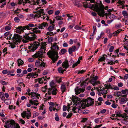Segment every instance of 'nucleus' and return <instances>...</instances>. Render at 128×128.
Wrapping results in <instances>:
<instances>
[{"label":"nucleus","instance_id":"16","mask_svg":"<svg viewBox=\"0 0 128 128\" xmlns=\"http://www.w3.org/2000/svg\"><path fill=\"white\" fill-rule=\"evenodd\" d=\"M57 43L56 42L53 43L52 44V48L51 50L58 52L59 49V47L58 45H57Z\"/></svg>","mask_w":128,"mask_h":128},{"label":"nucleus","instance_id":"63","mask_svg":"<svg viewBox=\"0 0 128 128\" xmlns=\"http://www.w3.org/2000/svg\"><path fill=\"white\" fill-rule=\"evenodd\" d=\"M48 42L50 43L52 41V37H50L48 38Z\"/></svg>","mask_w":128,"mask_h":128},{"label":"nucleus","instance_id":"1","mask_svg":"<svg viewBox=\"0 0 128 128\" xmlns=\"http://www.w3.org/2000/svg\"><path fill=\"white\" fill-rule=\"evenodd\" d=\"M94 100L93 99L88 98L86 99H83L82 100L78 97H76L74 99V102L76 104H81L82 107V109L86 107H88L94 104Z\"/></svg>","mask_w":128,"mask_h":128},{"label":"nucleus","instance_id":"25","mask_svg":"<svg viewBox=\"0 0 128 128\" xmlns=\"http://www.w3.org/2000/svg\"><path fill=\"white\" fill-rule=\"evenodd\" d=\"M32 104H34L36 106H37L39 104L38 103V101L36 100H34L32 99L29 101Z\"/></svg>","mask_w":128,"mask_h":128},{"label":"nucleus","instance_id":"14","mask_svg":"<svg viewBox=\"0 0 128 128\" xmlns=\"http://www.w3.org/2000/svg\"><path fill=\"white\" fill-rule=\"evenodd\" d=\"M16 28L15 30L16 31V32L18 33H21L22 32H23L24 30H26L24 28V26L22 27L21 26H18Z\"/></svg>","mask_w":128,"mask_h":128},{"label":"nucleus","instance_id":"26","mask_svg":"<svg viewBox=\"0 0 128 128\" xmlns=\"http://www.w3.org/2000/svg\"><path fill=\"white\" fill-rule=\"evenodd\" d=\"M27 76H30L32 78H35L36 77H37L38 76V74L35 73H30L28 74L27 75Z\"/></svg>","mask_w":128,"mask_h":128},{"label":"nucleus","instance_id":"22","mask_svg":"<svg viewBox=\"0 0 128 128\" xmlns=\"http://www.w3.org/2000/svg\"><path fill=\"white\" fill-rule=\"evenodd\" d=\"M76 48L75 46H73L70 48L68 49V52L70 54L72 53V52H74Z\"/></svg>","mask_w":128,"mask_h":128},{"label":"nucleus","instance_id":"54","mask_svg":"<svg viewBox=\"0 0 128 128\" xmlns=\"http://www.w3.org/2000/svg\"><path fill=\"white\" fill-rule=\"evenodd\" d=\"M85 8H88V4L86 2H85L83 4Z\"/></svg>","mask_w":128,"mask_h":128},{"label":"nucleus","instance_id":"42","mask_svg":"<svg viewBox=\"0 0 128 128\" xmlns=\"http://www.w3.org/2000/svg\"><path fill=\"white\" fill-rule=\"evenodd\" d=\"M126 119V118L124 119V120L122 121V122L126 124H128V121H127Z\"/></svg>","mask_w":128,"mask_h":128},{"label":"nucleus","instance_id":"47","mask_svg":"<svg viewBox=\"0 0 128 128\" xmlns=\"http://www.w3.org/2000/svg\"><path fill=\"white\" fill-rule=\"evenodd\" d=\"M20 9L17 8L16 10H14V11L15 13H16V14H18L20 12Z\"/></svg>","mask_w":128,"mask_h":128},{"label":"nucleus","instance_id":"11","mask_svg":"<svg viewBox=\"0 0 128 128\" xmlns=\"http://www.w3.org/2000/svg\"><path fill=\"white\" fill-rule=\"evenodd\" d=\"M96 89L98 91V94L99 96H101V94H106L108 93V90L105 88H102V89H99L98 88H96Z\"/></svg>","mask_w":128,"mask_h":128},{"label":"nucleus","instance_id":"9","mask_svg":"<svg viewBox=\"0 0 128 128\" xmlns=\"http://www.w3.org/2000/svg\"><path fill=\"white\" fill-rule=\"evenodd\" d=\"M40 44V43L38 42H34L33 44H32V45H30V46H29L30 50L34 52L37 48L38 46H39Z\"/></svg>","mask_w":128,"mask_h":128},{"label":"nucleus","instance_id":"48","mask_svg":"<svg viewBox=\"0 0 128 128\" xmlns=\"http://www.w3.org/2000/svg\"><path fill=\"white\" fill-rule=\"evenodd\" d=\"M40 63V62L38 60H37L36 61L35 63V65L37 67L39 65Z\"/></svg>","mask_w":128,"mask_h":128},{"label":"nucleus","instance_id":"29","mask_svg":"<svg viewBox=\"0 0 128 128\" xmlns=\"http://www.w3.org/2000/svg\"><path fill=\"white\" fill-rule=\"evenodd\" d=\"M18 66H20V65H22L24 64V61L20 59H19L18 60Z\"/></svg>","mask_w":128,"mask_h":128},{"label":"nucleus","instance_id":"51","mask_svg":"<svg viewBox=\"0 0 128 128\" xmlns=\"http://www.w3.org/2000/svg\"><path fill=\"white\" fill-rule=\"evenodd\" d=\"M109 17L111 20H113V19L115 18V16L114 14H110Z\"/></svg>","mask_w":128,"mask_h":128},{"label":"nucleus","instance_id":"3","mask_svg":"<svg viewBox=\"0 0 128 128\" xmlns=\"http://www.w3.org/2000/svg\"><path fill=\"white\" fill-rule=\"evenodd\" d=\"M47 54L49 57L52 60L53 63H54L56 61H57L59 57L58 56V52L57 51H55L51 50L48 52Z\"/></svg>","mask_w":128,"mask_h":128},{"label":"nucleus","instance_id":"30","mask_svg":"<svg viewBox=\"0 0 128 128\" xmlns=\"http://www.w3.org/2000/svg\"><path fill=\"white\" fill-rule=\"evenodd\" d=\"M7 24H8V26H6L5 28V30H10L11 29V24L10 22H8L7 23Z\"/></svg>","mask_w":128,"mask_h":128},{"label":"nucleus","instance_id":"19","mask_svg":"<svg viewBox=\"0 0 128 128\" xmlns=\"http://www.w3.org/2000/svg\"><path fill=\"white\" fill-rule=\"evenodd\" d=\"M84 90L81 88H79L78 86L76 87V88L75 89V92L76 95L80 93L81 92H83Z\"/></svg>","mask_w":128,"mask_h":128},{"label":"nucleus","instance_id":"6","mask_svg":"<svg viewBox=\"0 0 128 128\" xmlns=\"http://www.w3.org/2000/svg\"><path fill=\"white\" fill-rule=\"evenodd\" d=\"M36 35L32 32L27 33L23 36L24 38L30 41L34 40L36 38Z\"/></svg>","mask_w":128,"mask_h":128},{"label":"nucleus","instance_id":"39","mask_svg":"<svg viewBox=\"0 0 128 128\" xmlns=\"http://www.w3.org/2000/svg\"><path fill=\"white\" fill-rule=\"evenodd\" d=\"M80 60H78V61L75 64H74L72 65V67L74 68L75 66H76L78 64H79L80 63Z\"/></svg>","mask_w":128,"mask_h":128},{"label":"nucleus","instance_id":"61","mask_svg":"<svg viewBox=\"0 0 128 128\" xmlns=\"http://www.w3.org/2000/svg\"><path fill=\"white\" fill-rule=\"evenodd\" d=\"M118 3L120 4H123L124 3V0L121 1L120 0H119L118 1Z\"/></svg>","mask_w":128,"mask_h":128},{"label":"nucleus","instance_id":"33","mask_svg":"<svg viewBox=\"0 0 128 128\" xmlns=\"http://www.w3.org/2000/svg\"><path fill=\"white\" fill-rule=\"evenodd\" d=\"M11 128H20V127L18 124L15 123L14 125L12 126Z\"/></svg>","mask_w":128,"mask_h":128},{"label":"nucleus","instance_id":"62","mask_svg":"<svg viewBox=\"0 0 128 128\" xmlns=\"http://www.w3.org/2000/svg\"><path fill=\"white\" fill-rule=\"evenodd\" d=\"M45 64L44 62H42L40 65V67L43 66V67H44L45 66Z\"/></svg>","mask_w":128,"mask_h":128},{"label":"nucleus","instance_id":"35","mask_svg":"<svg viewBox=\"0 0 128 128\" xmlns=\"http://www.w3.org/2000/svg\"><path fill=\"white\" fill-rule=\"evenodd\" d=\"M122 14L126 18L128 17V14L125 11H124L122 12Z\"/></svg>","mask_w":128,"mask_h":128},{"label":"nucleus","instance_id":"41","mask_svg":"<svg viewBox=\"0 0 128 128\" xmlns=\"http://www.w3.org/2000/svg\"><path fill=\"white\" fill-rule=\"evenodd\" d=\"M7 50V48L6 47L3 50V52H5V54L4 55V56L6 54H7L8 52H6Z\"/></svg>","mask_w":128,"mask_h":128},{"label":"nucleus","instance_id":"38","mask_svg":"<svg viewBox=\"0 0 128 128\" xmlns=\"http://www.w3.org/2000/svg\"><path fill=\"white\" fill-rule=\"evenodd\" d=\"M106 59L105 58L104 56H102V57L98 60L99 62H102L104 61Z\"/></svg>","mask_w":128,"mask_h":128},{"label":"nucleus","instance_id":"17","mask_svg":"<svg viewBox=\"0 0 128 128\" xmlns=\"http://www.w3.org/2000/svg\"><path fill=\"white\" fill-rule=\"evenodd\" d=\"M48 24L47 22H43L41 24H39L38 25V28L40 29H43L44 28L47 26Z\"/></svg>","mask_w":128,"mask_h":128},{"label":"nucleus","instance_id":"55","mask_svg":"<svg viewBox=\"0 0 128 128\" xmlns=\"http://www.w3.org/2000/svg\"><path fill=\"white\" fill-rule=\"evenodd\" d=\"M0 83L3 85H6L7 84V83L3 80L0 81Z\"/></svg>","mask_w":128,"mask_h":128},{"label":"nucleus","instance_id":"40","mask_svg":"<svg viewBox=\"0 0 128 128\" xmlns=\"http://www.w3.org/2000/svg\"><path fill=\"white\" fill-rule=\"evenodd\" d=\"M26 111H24L21 114L22 116V117L24 118L26 117Z\"/></svg>","mask_w":128,"mask_h":128},{"label":"nucleus","instance_id":"49","mask_svg":"<svg viewBox=\"0 0 128 128\" xmlns=\"http://www.w3.org/2000/svg\"><path fill=\"white\" fill-rule=\"evenodd\" d=\"M54 34L52 32H47L46 35H49L50 36H52L54 35Z\"/></svg>","mask_w":128,"mask_h":128},{"label":"nucleus","instance_id":"56","mask_svg":"<svg viewBox=\"0 0 128 128\" xmlns=\"http://www.w3.org/2000/svg\"><path fill=\"white\" fill-rule=\"evenodd\" d=\"M39 114V113L37 112H35L34 114L33 117V118L35 117L36 116H38Z\"/></svg>","mask_w":128,"mask_h":128},{"label":"nucleus","instance_id":"18","mask_svg":"<svg viewBox=\"0 0 128 128\" xmlns=\"http://www.w3.org/2000/svg\"><path fill=\"white\" fill-rule=\"evenodd\" d=\"M127 94H125L122 95V97H124L123 98H122L120 99V104H123L124 103H126V101H128V98H126Z\"/></svg>","mask_w":128,"mask_h":128},{"label":"nucleus","instance_id":"5","mask_svg":"<svg viewBox=\"0 0 128 128\" xmlns=\"http://www.w3.org/2000/svg\"><path fill=\"white\" fill-rule=\"evenodd\" d=\"M50 87L48 89V92L49 94H52L53 95H56V94L57 90L55 87L54 83L53 81H52L50 83Z\"/></svg>","mask_w":128,"mask_h":128},{"label":"nucleus","instance_id":"15","mask_svg":"<svg viewBox=\"0 0 128 128\" xmlns=\"http://www.w3.org/2000/svg\"><path fill=\"white\" fill-rule=\"evenodd\" d=\"M28 95H31L32 96V99H35L36 98H39V97L40 96V94H36L35 92H32L30 93H29Z\"/></svg>","mask_w":128,"mask_h":128},{"label":"nucleus","instance_id":"46","mask_svg":"<svg viewBox=\"0 0 128 128\" xmlns=\"http://www.w3.org/2000/svg\"><path fill=\"white\" fill-rule=\"evenodd\" d=\"M121 26V25L120 23H119L118 24H116V27L117 28H120Z\"/></svg>","mask_w":128,"mask_h":128},{"label":"nucleus","instance_id":"13","mask_svg":"<svg viewBox=\"0 0 128 128\" xmlns=\"http://www.w3.org/2000/svg\"><path fill=\"white\" fill-rule=\"evenodd\" d=\"M6 124L5 125L4 127L6 128H9L10 127L11 128L12 126L14 125L15 123V122L14 120L8 121L6 122Z\"/></svg>","mask_w":128,"mask_h":128},{"label":"nucleus","instance_id":"32","mask_svg":"<svg viewBox=\"0 0 128 128\" xmlns=\"http://www.w3.org/2000/svg\"><path fill=\"white\" fill-rule=\"evenodd\" d=\"M61 88L62 92V93L64 92L65 91L66 87L65 85L64 84L62 85L61 86Z\"/></svg>","mask_w":128,"mask_h":128},{"label":"nucleus","instance_id":"64","mask_svg":"<svg viewBox=\"0 0 128 128\" xmlns=\"http://www.w3.org/2000/svg\"><path fill=\"white\" fill-rule=\"evenodd\" d=\"M72 115V113H70L68 114L66 116V118H70Z\"/></svg>","mask_w":128,"mask_h":128},{"label":"nucleus","instance_id":"57","mask_svg":"<svg viewBox=\"0 0 128 128\" xmlns=\"http://www.w3.org/2000/svg\"><path fill=\"white\" fill-rule=\"evenodd\" d=\"M104 33L103 32H101L100 36H98V38H96V39L97 40H99L100 38L102 36V35H103Z\"/></svg>","mask_w":128,"mask_h":128},{"label":"nucleus","instance_id":"59","mask_svg":"<svg viewBox=\"0 0 128 128\" xmlns=\"http://www.w3.org/2000/svg\"><path fill=\"white\" fill-rule=\"evenodd\" d=\"M114 47L113 46H111L109 49V51L110 52H112L113 50L114 49Z\"/></svg>","mask_w":128,"mask_h":128},{"label":"nucleus","instance_id":"31","mask_svg":"<svg viewBox=\"0 0 128 128\" xmlns=\"http://www.w3.org/2000/svg\"><path fill=\"white\" fill-rule=\"evenodd\" d=\"M38 82L40 84L43 83L44 82V77L39 78L38 79Z\"/></svg>","mask_w":128,"mask_h":128},{"label":"nucleus","instance_id":"43","mask_svg":"<svg viewBox=\"0 0 128 128\" xmlns=\"http://www.w3.org/2000/svg\"><path fill=\"white\" fill-rule=\"evenodd\" d=\"M58 71L59 73H61L63 74L64 72V70H62L61 67H60L58 69Z\"/></svg>","mask_w":128,"mask_h":128},{"label":"nucleus","instance_id":"23","mask_svg":"<svg viewBox=\"0 0 128 128\" xmlns=\"http://www.w3.org/2000/svg\"><path fill=\"white\" fill-rule=\"evenodd\" d=\"M34 26V24H29L28 25H26L24 26V28L25 30L27 29L28 30H30L32 28L30 27H33Z\"/></svg>","mask_w":128,"mask_h":128},{"label":"nucleus","instance_id":"8","mask_svg":"<svg viewBox=\"0 0 128 128\" xmlns=\"http://www.w3.org/2000/svg\"><path fill=\"white\" fill-rule=\"evenodd\" d=\"M40 7H38L35 10H37V14H36L35 15V17H38V18L40 17L41 16L42 14L43 15H45V14L44 12V9H40Z\"/></svg>","mask_w":128,"mask_h":128},{"label":"nucleus","instance_id":"53","mask_svg":"<svg viewBox=\"0 0 128 128\" xmlns=\"http://www.w3.org/2000/svg\"><path fill=\"white\" fill-rule=\"evenodd\" d=\"M66 51V50L64 49H62L61 50V52L62 54H64L65 53Z\"/></svg>","mask_w":128,"mask_h":128},{"label":"nucleus","instance_id":"24","mask_svg":"<svg viewBox=\"0 0 128 128\" xmlns=\"http://www.w3.org/2000/svg\"><path fill=\"white\" fill-rule=\"evenodd\" d=\"M38 27L33 28L32 31L33 32L32 33H34V34H40L41 31L40 30L38 29Z\"/></svg>","mask_w":128,"mask_h":128},{"label":"nucleus","instance_id":"60","mask_svg":"<svg viewBox=\"0 0 128 128\" xmlns=\"http://www.w3.org/2000/svg\"><path fill=\"white\" fill-rule=\"evenodd\" d=\"M74 28L75 29L77 30H81L82 29V28L81 27H79L78 26V25L74 27Z\"/></svg>","mask_w":128,"mask_h":128},{"label":"nucleus","instance_id":"28","mask_svg":"<svg viewBox=\"0 0 128 128\" xmlns=\"http://www.w3.org/2000/svg\"><path fill=\"white\" fill-rule=\"evenodd\" d=\"M104 86L106 90H108L109 89H112V86L110 84H105Z\"/></svg>","mask_w":128,"mask_h":128},{"label":"nucleus","instance_id":"37","mask_svg":"<svg viewBox=\"0 0 128 128\" xmlns=\"http://www.w3.org/2000/svg\"><path fill=\"white\" fill-rule=\"evenodd\" d=\"M13 72L12 71H8V72L7 74L8 75H10L11 76H14L15 74L12 73Z\"/></svg>","mask_w":128,"mask_h":128},{"label":"nucleus","instance_id":"12","mask_svg":"<svg viewBox=\"0 0 128 128\" xmlns=\"http://www.w3.org/2000/svg\"><path fill=\"white\" fill-rule=\"evenodd\" d=\"M116 115L119 117H121L124 118L128 119V116H127V114L126 113H124L123 114H121V111H118L116 112Z\"/></svg>","mask_w":128,"mask_h":128},{"label":"nucleus","instance_id":"27","mask_svg":"<svg viewBox=\"0 0 128 128\" xmlns=\"http://www.w3.org/2000/svg\"><path fill=\"white\" fill-rule=\"evenodd\" d=\"M55 26L54 24H52L48 28V30L49 31H52L54 30Z\"/></svg>","mask_w":128,"mask_h":128},{"label":"nucleus","instance_id":"50","mask_svg":"<svg viewBox=\"0 0 128 128\" xmlns=\"http://www.w3.org/2000/svg\"><path fill=\"white\" fill-rule=\"evenodd\" d=\"M14 20L16 22H19L20 20L18 17H16L14 18Z\"/></svg>","mask_w":128,"mask_h":128},{"label":"nucleus","instance_id":"34","mask_svg":"<svg viewBox=\"0 0 128 128\" xmlns=\"http://www.w3.org/2000/svg\"><path fill=\"white\" fill-rule=\"evenodd\" d=\"M88 79L89 78H88L86 79L85 81H83L80 85L81 86H82L84 85L86 86V84H87L88 83H86V82L88 80Z\"/></svg>","mask_w":128,"mask_h":128},{"label":"nucleus","instance_id":"45","mask_svg":"<svg viewBox=\"0 0 128 128\" xmlns=\"http://www.w3.org/2000/svg\"><path fill=\"white\" fill-rule=\"evenodd\" d=\"M86 71V70H78V74H83L84 72Z\"/></svg>","mask_w":128,"mask_h":128},{"label":"nucleus","instance_id":"7","mask_svg":"<svg viewBox=\"0 0 128 128\" xmlns=\"http://www.w3.org/2000/svg\"><path fill=\"white\" fill-rule=\"evenodd\" d=\"M13 42L14 44H17L18 42H20L22 38V37L18 34H14V36L12 38Z\"/></svg>","mask_w":128,"mask_h":128},{"label":"nucleus","instance_id":"52","mask_svg":"<svg viewBox=\"0 0 128 128\" xmlns=\"http://www.w3.org/2000/svg\"><path fill=\"white\" fill-rule=\"evenodd\" d=\"M121 92H118L116 93V95L118 97L122 96L121 95Z\"/></svg>","mask_w":128,"mask_h":128},{"label":"nucleus","instance_id":"36","mask_svg":"<svg viewBox=\"0 0 128 128\" xmlns=\"http://www.w3.org/2000/svg\"><path fill=\"white\" fill-rule=\"evenodd\" d=\"M90 82L91 83L93 86L97 84V82L96 81V80H94V79H92L90 80Z\"/></svg>","mask_w":128,"mask_h":128},{"label":"nucleus","instance_id":"44","mask_svg":"<svg viewBox=\"0 0 128 128\" xmlns=\"http://www.w3.org/2000/svg\"><path fill=\"white\" fill-rule=\"evenodd\" d=\"M56 19L58 20H62L63 18H62L61 16H57L56 17Z\"/></svg>","mask_w":128,"mask_h":128},{"label":"nucleus","instance_id":"10","mask_svg":"<svg viewBox=\"0 0 128 128\" xmlns=\"http://www.w3.org/2000/svg\"><path fill=\"white\" fill-rule=\"evenodd\" d=\"M76 97H77L76 96H74V98H73V102L75 104V106L73 108V109L72 110L74 111V112L75 113L76 112L75 111V110L76 109H78V112H79V111L80 110L82 109V107L81 106V104H78L77 103V104H76V103L75 104V103H74V100Z\"/></svg>","mask_w":128,"mask_h":128},{"label":"nucleus","instance_id":"58","mask_svg":"<svg viewBox=\"0 0 128 128\" xmlns=\"http://www.w3.org/2000/svg\"><path fill=\"white\" fill-rule=\"evenodd\" d=\"M10 44H11L10 46L11 48H14L15 47L14 44H16L15 43L14 44V43H13L12 42L10 43Z\"/></svg>","mask_w":128,"mask_h":128},{"label":"nucleus","instance_id":"20","mask_svg":"<svg viewBox=\"0 0 128 128\" xmlns=\"http://www.w3.org/2000/svg\"><path fill=\"white\" fill-rule=\"evenodd\" d=\"M19 4H21V3H22L21 2H23L24 3L23 4V5L25 6V4H30L31 3V2L29 1V0H19Z\"/></svg>","mask_w":128,"mask_h":128},{"label":"nucleus","instance_id":"21","mask_svg":"<svg viewBox=\"0 0 128 128\" xmlns=\"http://www.w3.org/2000/svg\"><path fill=\"white\" fill-rule=\"evenodd\" d=\"M68 63H69L68 62V60H66L62 64V66L64 68H67L69 66V65L68 64Z\"/></svg>","mask_w":128,"mask_h":128},{"label":"nucleus","instance_id":"4","mask_svg":"<svg viewBox=\"0 0 128 128\" xmlns=\"http://www.w3.org/2000/svg\"><path fill=\"white\" fill-rule=\"evenodd\" d=\"M46 43L44 42L42 44V46L40 50L33 56V57L37 58L38 57H42L44 53H45L46 51Z\"/></svg>","mask_w":128,"mask_h":128},{"label":"nucleus","instance_id":"2","mask_svg":"<svg viewBox=\"0 0 128 128\" xmlns=\"http://www.w3.org/2000/svg\"><path fill=\"white\" fill-rule=\"evenodd\" d=\"M92 6L93 8L94 7L95 9L96 10V12H98V14L99 15L102 17H104V16L105 11L104 10V9L107 10L108 8V6H106L104 8V6L102 3H100L99 4V6L98 5L95 4V5H92Z\"/></svg>","mask_w":128,"mask_h":128}]
</instances>
